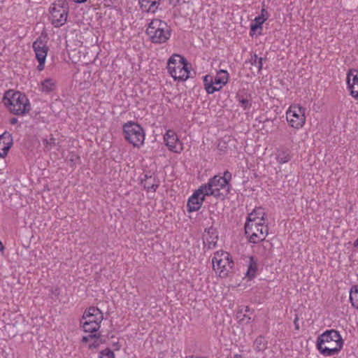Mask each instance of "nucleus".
<instances>
[{
  "instance_id": "nucleus-1",
  "label": "nucleus",
  "mask_w": 358,
  "mask_h": 358,
  "mask_svg": "<svg viewBox=\"0 0 358 358\" xmlns=\"http://www.w3.org/2000/svg\"><path fill=\"white\" fill-rule=\"evenodd\" d=\"M343 339L340 333L334 329L326 330L320 335L316 341V348L325 357L337 355L343 346Z\"/></svg>"
},
{
  "instance_id": "nucleus-2",
  "label": "nucleus",
  "mask_w": 358,
  "mask_h": 358,
  "mask_svg": "<svg viewBox=\"0 0 358 358\" xmlns=\"http://www.w3.org/2000/svg\"><path fill=\"white\" fill-rule=\"evenodd\" d=\"M231 179V173L229 171H226L224 172L222 176H215L209 180L206 185H202V187L207 196L222 197L223 199L229 192V181Z\"/></svg>"
},
{
  "instance_id": "nucleus-3",
  "label": "nucleus",
  "mask_w": 358,
  "mask_h": 358,
  "mask_svg": "<svg viewBox=\"0 0 358 358\" xmlns=\"http://www.w3.org/2000/svg\"><path fill=\"white\" fill-rule=\"evenodd\" d=\"M4 103L9 111L16 115H24L31 110V104L28 98L24 94L20 92H6Z\"/></svg>"
},
{
  "instance_id": "nucleus-4",
  "label": "nucleus",
  "mask_w": 358,
  "mask_h": 358,
  "mask_svg": "<svg viewBox=\"0 0 358 358\" xmlns=\"http://www.w3.org/2000/svg\"><path fill=\"white\" fill-rule=\"evenodd\" d=\"M191 64L180 55L174 54L168 60V71L175 80L185 81L190 77Z\"/></svg>"
},
{
  "instance_id": "nucleus-5",
  "label": "nucleus",
  "mask_w": 358,
  "mask_h": 358,
  "mask_svg": "<svg viewBox=\"0 0 358 358\" xmlns=\"http://www.w3.org/2000/svg\"><path fill=\"white\" fill-rule=\"evenodd\" d=\"M146 33L152 43H164L171 36V29L166 22L155 19L149 24Z\"/></svg>"
},
{
  "instance_id": "nucleus-6",
  "label": "nucleus",
  "mask_w": 358,
  "mask_h": 358,
  "mask_svg": "<svg viewBox=\"0 0 358 358\" xmlns=\"http://www.w3.org/2000/svg\"><path fill=\"white\" fill-rule=\"evenodd\" d=\"M103 319L102 312L96 307L91 306L86 309L80 320V324L85 332H96Z\"/></svg>"
},
{
  "instance_id": "nucleus-7",
  "label": "nucleus",
  "mask_w": 358,
  "mask_h": 358,
  "mask_svg": "<svg viewBox=\"0 0 358 358\" xmlns=\"http://www.w3.org/2000/svg\"><path fill=\"white\" fill-rule=\"evenodd\" d=\"M124 138L134 147L140 148L145 141V131L138 124L128 122L123 125Z\"/></svg>"
},
{
  "instance_id": "nucleus-8",
  "label": "nucleus",
  "mask_w": 358,
  "mask_h": 358,
  "mask_svg": "<svg viewBox=\"0 0 358 358\" xmlns=\"http://www.w3.org/2000/svg\"><path fill=\"white\" fill-rule=\"evenodd\" d=\"M306 108L300 104H291L286 111V120L288 125L295 129H301L306 121Z\"/></svg>"
},
{
  "instance_id": "nucleus-9",
  "label": "nucleus",
  "mask_w": 358,
  "mask_h": 358,
  "mask_svg": "<svg viewBox=\"0 0 358 358\" xmlns=\"http://www.w3.org/2000/svg\"><path fill=\"white\" fill-rule=\"evenodd\" d=\"M213 268L221 278L227 276L234 262L229 257V254L223 251L215 253L212 259Z\"/></svg>"
},
{
  "instance_id": "nucleus-10",
  "label": "nucleus",
  "mask_w": 358,
  "mask_h": 358,
  "mask_svg": "<svg viewBox=\"0 0 358 358\" xmlns=\"http://www.w3.org/2000/svg\"><path fill=\"white\" fill-rule=\"evenodd\" d=\"M68 6L65 3H53L50 8L52 24L55 27H60L67 20Z\"/></svg>"
},
{
  "instance_id": "nucleus-11",
  "label": "nucleus",
  "mask_w": 358,
  "mask_h": 358,
  "mask_svg": "<svg viewBox=\"0 0 358 358\" xmlns=\"http://www.w3.org/2000/svg\"><path fill=\"white\" fill-rule=\"evenodd\" d=\"M32 48L35 52L36 59L38 62L37 69L41 71L45 68V59L49 48L40 38L33 43Z\"/></svg>"
},
{
  "instance_id": "nucleus-12",
  "label": "nucleus",
  "mask_w": 358,
  "mask_h": 358,
  "mask_svg": "<svg viewBox=\"0 0 358 358\" xmlns=\"http://www.w3.org/2000/svg\"><path fill=\"white\" fill-rule=\"evenodd\" d=\"M206 196L207 194H205L203 188L201 186L189 198L187 203V211L192 213L199 210L202 206Z\"/></svg>"
},
{
  "instance_id": "nucleus-13",
  "label": "nucleus",
  "mask_w": 358,
  "mask_h": 358,
  "mask_svg": "<svg viewBox=\"0 0 358 358\" xmlns=\"http://www.w3.org/2000/svg\"><path fill=\"white\" fill-rule=\"evenodd\" d=\"M166 145L169 149L176 153H180L183 150L182 144L180 143L178 136L173 130H168L164 136Z\"/></svg>"
},
{
  "instance_id": "nucleus-14",
  "label": "nucleus",
  "mask_w": 358,
  "mask_h": 358,
  "mask_svg": "<svg viewBox=\"0 0 358 358\" xmlns=\"http://www.w3.org/2000/svg\"><path fill=\"white\" fill-rule=\"evenodd\" d=\"M268 19V13L265 9H262L261 15L256 17L250 24V34L253 36H258L262 34L264 22Z\"/></svg>"
},
{
  "instance_id": "nucleus-15",
  "label": "nucleus",
  "mask_w": 358,
  "mask_h": 358,
  "mask_svg": "<svg viewBox=\"0 0 358 358\" xmlns=\"http://www.w3.org/2000/svg\"><path fill=\"white\" fill-rule=\"evenodd\" d=\"M346 81L350 95L358 100V71L355 69L350 70L347 73Z\"/></svg>"
},
{
  "instance_id": "nucleus-16",
  "label": "nucleus",
  "mask_w": 358,
  "mask_h": 358,
  "mask_svg": "<svg viewBox=\"0 0 358 358\" xmlns=\"http://www.w3.org/2000/svg\"><path fill=\"white\" fill-rule=\"evenodd\" d=\"M250 230L251 235L249 241L254 243L264 240L268 232V228L267 226L264 225V222H262V224H254L252 229Z\"/></svg>"
},
{
  "instance_id": "nucleus-17",
  "label": "nucleus",
  "mask_w": 358,
  "mask_h": 358,
  "mask_svg": "<svg viewBox=\"0 0 358 358\" xmlns=\"http://www.w3.org/2000/svg\"><path fill=\"white\" fill-rule=\"evenodd\" d=\"M204 233L206 234L207 237L203 241V249L204 250H210L215 249L217 247L218 241V233L216 229L212 227L205 229Z\"/></svg>"
},
{
  "instance_id": "nucleus-18",
  "label": "nucleus",
  "mask_w": 358,
  "mask_h": 358,
  "mask_svg": "<svg viewBox=\"0 0 358 358\" xmlns=\"http://www.w3.org/2000/svg\"><path fill=\"white\" fill-rule=\"evenodd\" d=\"M265 212L262 208H256L248 215V229H252L254 224H262L264 222Z\"/></svg>"
},
{
  "instance_id": "nucleus-19",
  "label": "nucleus",
  "mask_w": 358,
  "mask_h": 358,
  "mask_svg": "<svg viewBox=\"0 0 358 358\" xmlns=\"http://www.w3.org/2000/svg\"><path fill=\"white\" fill-rule=\"evenodd\" d=\"M13 139L11 135L4 133L0 136V157H4L7 155L11 145Z\"/></svg>"
},
{
  "instance_id": "nucleus-20",
  "label": "nucleus",
  "mask_w": 358,
  "mask_h": 358,
  "mask_svg": "<svg viewBox=\"0 0 358 358\" xmlns=\"http://www.w3.org/2000/svg\"><path fill=\"white\" fill-rule=\"evenodd\" d=\"M141 182L143 185L144 188L148 191L155 192L159 187L158 181L157 180L156 176L154 173H145Z\"/></svg>"
},
{
  "instance_id": "nucleus-21",
  "label": "nucleus",
  "mask_w": 358,
  "mask_h": 358,
  "mask_svg": "<svg viewBox=\"0 0 358 358\" xmlns=\"http://www.w3.org/2000/svg\"><path fill=\"white\" fill-rule=\"evenodd\" d=\"M161 0H139L140 8L142 11L155 13L157 10Z\"/></svg>"
},
{
  "instance_id": "nucleus-22",
  "label": "nucleus",
  "mask_w": 358,
  "mask_h": 358,
  "mask_svg": "<svg viewBox=\"0 0 358 358\" xmlns=\"http://www.w3.org/2000/svg\"><path fill=\"white\" fill-rule=\"evenodd\" d=\"M275 155V159L280 164L287 163L292 158L291 150L285 148L278 149Z\"/></svg>"
},
{
  "instance_id": "nucleus-23",
  "label": "nucleus",
  "mask_w": 358,
  "mask_h": 358,
  "mask_svg": "<svg viewBox=\"0 0 358 358\" xmlns=\"http://www.w3.org/2000/svg\"><path fill=\"white\" fill-rule=\"evenodd\" d=\"M228 73L227 71L220 70L217 72V76L213 78V85L220 87V89L224 85L227 83Z\"/></svg>"
},
{
  "instance_id": "nucleus-24",
  "label": "nucleus",
  "mask_w": 358,
  "mask_h": 358,
  "mask_svg": "<svg viewBox=\"0 0 358 358\" xmlns=\"http://www.w3.org/2000/svg\"><path fill=\"white\" fill-rule=\"evenodd\" d=\"M203 84L208 94H213L220 90V87L213 85V78L210 75L203 77Z\"/></svg>"
},
{
  "instance_id": "nucleus-25",
  "label": "nucleus",
  "mask_w": 358,
  "mask_h": 358,
  "mask_svg": "<svg viewBox=\"0 0 358 358\" xmlns=\"http://www.w3.org/2000/svg\"><path fill=\"white\" fill-rule=\"evenodd\" d=\"M258 273V262L257 260L253 257H250L249 265L248 266V279L255 278Z\"/></svg>"
},
{
  "instance_id": "nucleus-26",
  "label": "nucleus",
  "mask_w": 358,
  "mask_h": 358,
  "mask_svg": "<svg viewBox=\"0 0 358 358\" xmlns=\"http://www.w3.org/2000/svg\"><path fill=\"white\" fill-rule=\"evenodd\" d=\"M250 63L251 65L250 69L253 73H258L262 68V59L257 57L256 55L251 57Z\"/></svg>"
},
{
  "instance_id": "nucleus-27",
  "label": "nucleus",
  "mask_w": 358,
  "mask_h": 358,
  "mask_svg": "<svg viewBox=\"0 0 358 358\" xmlns=\"http://www.w3.org/2000/svg\"><path fill=\"white\" fill-rule=\"evenodd\" d=\"M55 88V82L51 78L45 79L41 85V90L44 92H52Z\"/></svg>"
},
{
  "instance_id": "nucleus-28",
  "label": "nucleus",
  "mask_w": 358,
  "mask_h": 358,
  "mask_svg": "<svg viewBox=\"0 0 358 358\" xmlns=\"http://www.w3.org/2000/svg\"><path fill=\"white\" fill-rule=\"evenodd\" d=\"M350 301L352 306L358 309V285H353L350 292Z\"/></svg>"
},
{
  "instance_id": "nucleus-29",
  "label": "nucleus",
  "mask_w": 358,
  "mask_h": 358,
  "mask_svg": "<svg viewBox=\"0 0 358 358\" xmlns=\"http://www.w3.org/2000/svg\"><path fill=\"white\" fill-rule=\"evenodd\" d=\"M43 143L44 149L47 151H50L55 146L59 145V143L57 142L56 138H54L52 134H50L49 138H44L43 140Z\"/></svg>"
},
{
  "instance_id": "nucleus-30",
  "label": "nucleus",
  "mask_w": 358,
  "mask_h": 358,
  "mask_svg": "<svg viewBox=\"0 0 358 358\" xmlns=\"http://www.w3.org/2000/svg\"><path fill=\"white\" fill-rule=\"evenodd\" d=\"M266 343L265 338L259 336L255 340L254 345L257 350L261 351L266 348Z\"/></svg>"
},
{
  "instance_id": "nucleus-31",
  "label": "nucleus",
  "mask_w": 358,
  "mask_h": 358,
  "mask_svg": "<svg viewBox=\"0 0 358 358\" xmlns=\"http://www.w3.org/2000/svg\"><path fill=\"white\" fill-rule=\"evenodd\" d=\"M99 358H115V355L111 350L106 348L100 352Z\"/></svg>"
},
{
  "instance_id": "nucleus-32",
  "label": "nucleus",
  "mask_w": 358,
  "mask_h": 358,
  "mask_svg": "<svg viewBox=\"0 0 358 358\" xmlns=\"http://www.w3.org/2000/svg\"><path fill=\"white\" fill-rule=\"evenodd\" d=\"M100 336H101V335L100 334H90V335L87 336H83V338H82V341L83 343H87L90 339L100 338Z\"/></svg>"
},
{
  "instance_id": "nucleus-33",
  "label": "nucleus",
  "mask_w": 358,
  "mask_h": 358,
  "mask_svg": "<svg viewBox=\"0 0 358 358\" xmlns=\"http://www.w3.org/2000/svg\"><path fill=\"white\" fill-rule=\"evenodd\" d=\"M238 177L239 178L244 177V170H239L234 174V178Z\"/></svg>"
},
{
  "instance_id": "nucleus-34",
  "label": "nucleus",
  "mask_w": 358,
  "mask_h": 358,
  "mask_svg": "<svg viewBox=\"0 0 358 358\" xmlns=\"http://www.w3.org/2000/svg\"><path fill=\"white\" fill-rule=\"evenodd\" d=\"M99 338H94V342L90 345V348H97L99 345Z\"/></svg>"
},
{
  "instance_id": "nucleus-35",
  "label": "nucleus",
  "mask_w": 358,
  "mask_h": 358,
  "mask_svg": "<svg viewBox=\"0 0 358 358\" xmlns=\"http://www.w3.org/2000/svg\"><path fill=\"white\" fill-rule=\"evenodd\" d=\"M18 122L17 119L16 117H12L10 119V123L11 124H15Z\"/></svg>"
},
{
  "instance_id": "nucleus-36",
  "label": "nucleus",
  "mask_w": 358,
  "mask_h": 358,
  "mask_svg": "<svg viewBox=\"0 0 358 358\" xmlns=\"http://www.w3.org/2000/svg\"><path fill=\"white\" fill-rule=\"evenodd\" d=\"M113 346L115 347V349L116 350H118L120 348L121 345H120V343L118 342H116V343H113Z\"/></svg>"
},
{
  "instance_id": "nucleus-37",
  "label": "nucleus",
  "mask_w": 358,
  "mask_h": 358,
  "mask_svg": "<svg viewBox=\"0 0 358 358\" xmlns=\"http://www.w3.org/2000/svg\"><path fill=\"white\" fill-rule=\"evenodd\" d=\"M226 358H242L241 355H238V354H236L234 355V357H227Z\"/></svg>"
},
{
  "instance_id": "nucleus-38",
  "label": "nucleus",
  "mask_w": 358,
  "mask_h": 358,
  "mask_svg": "<svg viewBox=\"0 0 358 358\" xmlns=\"http://www.w3.org/2000/svg\"><path fill=\"white\" fill-rule=\"evenodd\" d=\"M87 0H73L74 2L78 3H82L86 2Z\"/></svg>"
},
{
  "instance_id": "nucleus-39",
  "label": "nucleus",
  "mask_w": 358,
  "mask_h": 358,
  "mask_svg": "<svg viewBox=\"0 0 358 358\" xmlns=\"http://www.w3.org/2000/svg\"><path fill=\"white\" fill-rule=\"evenodd\" d=\"M4 249V246L1 241H0V251H2Z\"/></svg>"
},
{
  "instance_id": "nucleus-40",
  "label": "nucleus",
  "mask_w": 358,
  "mask_h": 358,
  "mask_svg": "<svg viewBox=\"0 0 358 358\" xmlns=\"http://www.w3.org/2000/svg\"><path fill=\"white\" fill-rule=\"evenodd\" d=\"M241 102L242 103L243 105H245L246 104V99H242L241 100Z\"/></svg>"
},
{
  "instance_id": "nucleus-41",
  "label": "nucleus",
  "mask_w": 358,
  "mask_h": 358,
  "mask_svg": "<svg viewBox=\"0 0 358 358\" xmlns=\"http://www.w3.org/2000/svg\"><path fill=\"white\" fill-rule=\"evenodd\" d=\"M354 245H355V247L358 248V238L355 240V241L354 243Z\"/></svg>"
},
{
  "instance_id": "nucleus-42",
  "label": "nucleus",
  "mask_w": 358,
  "mask_h": 358,
  "mask_svg": "<svg viewBox=\"0 0 358 358\" xmlns=\"http://www.w3.org/2000/svg\"><path fill=\"white\" fill-rule=\"evenodd\" d=\"M243 230H244L245 234H246V222H245V224L243 225Z\"/></svg>"
},
{
  "instance_id": "nucleus-43",
  "label": "nucleus",
  "mask_w": 358,
  "mask_h": 358,
  "mask_svg": "<svg viewBox=\"0 0 358 358\" xmlns=\"http://www.w3.org/2000/svg\"><path fill=\"white\" fill-rule=\"evenodd\" d=\"M189 1H190V0H182V2H184V3H188V2H189Z\"/></svg>"
},
{
  "instance_id": "nucleus-44",
  "label": "nucleus",
  "mask_w": 358,
  "mask_h": 358,
  "mask_svg": "<svg viewBox=\"0 0 358 358\" xmlns=\"http://www.w3.org/2000/svg\"><path fill=\"white\" fill-rule=\"evenodd\" d=\"M186 358H187V357H186Z\"/></svg>"
}]
</instances>
